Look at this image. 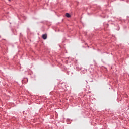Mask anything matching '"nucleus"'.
Segmentation results:
<instances>
[{
    "label": "nucleus",
    "mask_w": 129,
    "mask_h": 129,
    "mask_svg": "<svg viewBox=\"0 0 129 129\" xmlns=\"http://www.w3.org/2000/svg\"><path fill=\"white\" fill-rule=\"evenodd\" d=\"M42 38L44 40H46V39H47V34H43L42 35Z\"/></svg>",
    "instance_id": "nucleus-1"
},
{
    "label": "nucleus",
    "mask_w": 129,
    "mask_h": 129,
    "mask_svg": "<svg viewBox=\"0 0 129 129\" xmlns=\"http://www.w3.org/2000/svg\"><path fill=\"white\" fill-rule=\"evenodd\" d=\"M66 17H67V18H70V17H71V15H70V14H69V13H66Z\"/></svg>",
    "instance_id": "nucleus-2"
},
{
    "label": "nucleus",
    "mask_w": 129,
    "mask_h": 129,
    "mask_svg": "<svg viewBox=\"0 0 129 129\" xmlns=\"http://www.w3.org/2000/svg\"><path fill=\"white\" fill-rule=\"evenodd\" d=\"M8 1H11V0H8Z\"/></svg>",
    "instance_id": "nucleus-3"
}]
</instances>
